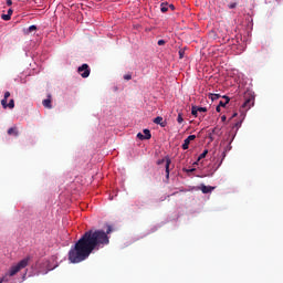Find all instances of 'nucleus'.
<instances>
[{
    "label": "nucleus",
    "instance_id": "1",
    "mask_svg": "<svg viewBox=\"0 0 283 283\" xmlns=\"http://www.w3.org/2000/svg\"><path fill=\"white\" fill-rule=\"evenodd\" d=\"M109 233H112V226L104 230H88L86 231L69 251V260L72 264H78L87 260L94 251H101L109 244Z\"/></svg>",
    "mask_w": 283,
    "mask_h": 283
},
{
    "label": "nucleus",
    "instance_id": "2",
    "mask_svg": "<svg viewBox=\"0 0 283 283\" xmlns=\"http://www.w3.org/2000/svg\"><path fill=\"white\" fill-rule=\"evenodd\" d=\"M30 262V256L22 259L18 264L13 265L9 270V275L13 277V275H17L21 269H25Z\"/></svg>",
    "mask_w": 283,
    "mask_h": 283
},
{
    "label": "nucleus",
    "instance_id": "3",
    "mask_svg": "<svg viewBox=\"0 0 283 283\" xmlns=\"http://www.w3.org/2000/svg\"><path fill=\"white\" fill-rule=\"evenodd\" d=\"M8 98H10V92H6L4 93V97L3 99H1V105L3 107V109H14V99H10L9 103H8Z\"/></svg>",
    "mask_w": 283,
    "mask_h": 283
},
{
    "label": "nucleus",
    "instance_id": "4",
    "mask_svg": "<svg viewBox=\"0 0 283 283\" xmlns=\"http://www.w3.org/2000/svg\"><path fill=\"white\" fill-rule=\"evenodd\" d=\"M78 74L82 76V78H87L91 74L90 65L87 64H82L77 69Z\"/></svg>",
    "mask_w": 283,
    "mask_h": 283
},
{
    "label": "nucleus",
    "instance_id": "5",
    "mask_svg": "<svg viewBox=\"0 0 283 283\" xmlns=\"http://www.w3.org/2000/svg\"><path fill=\"white\" fill-rule=\"evenodd\" d=\"M137 138L139 140H149L151 138V130L145 128L144 129V135H143V133H138Z\"/></svg>",
    "mask_w": 283,
    "mask_h": 283
},
{
    "label": "nucleus",
    "instance_id": "6",
    "mask_svg": "<svg viewBox=\"0 0 283 283\" xmlns=\"http://www.w3.org/2000/svg\"><path fill=\"white\" fill-rule=\"evenodd\" d=\"M254 102H255V97L253 96H250L249 98H247L242 105L243 109H251V107H253Z\"/></svg>",
    "mask_w": 283,
    "mask_h": 283
},
{
    "label": "nucleus",
    "instance_id": "7",
    "mask_svg": "<svg viewBox=\"0 0 283 283\" xmlns=\"http://www.w3.org/2000/svg\"><path fill=\"white\" fill-rule=\"evenodd\" d=\"M191 140H196V135H190L188 136L185 140H184V144H182V149L187 150L189 149V145L191 144Z\"/></svg>",
    "mask_w": 283,
    "mask_h": 283
},
{
    "label": "nucleus",
    "instance_id": "8",
    "mask_svg": "<svg viewBox=\"0 0 283 283\" xmlns=\"http://www.w3.org/2000/svg\"><path fill=\"white\" fill-rule=\"evenodd\" d=\"M43 107H46V109H52V95H48V98L42 101Z\"/></svg>",
    "mask_w": 283,
    "mask_h": 283
},
{
    "label": "nucleus",
    "instance_id": "9",
    "mask_svg": "<svg viewBox=\"0 0 283 283\" xmlns=\"http://www.w3.org/2000/svg\"><path fill=\"white\" fill-rule=\"evenodd\" d=\"M153 123H155V125H160V127H167V122L163 120V117L157 116Z\"/></svg>",
    "mask_w": 283,
    "mask_h": 283
},
{
    "label": "nucleus",
    "instance_id": "10",
    "mask_svg": "<svg viewBox=\"0 0 283 283\" xmlns=\"http://www.w3.org/2000/svg\"><path fill=\"white\" fill-rule=\"evenodd\" d=\"M216 189V187H211V186H206V185H201L200 190L202 191V193H211V191H213Z\"/></svg>",
    "mask_w": 283,
    "mask_h": 283
},
{
    "label": "nucleus",
    "instance_id": "11",
    "mask_svg": "<svg viewBox=\"0 0 283 283\" xmlns=\"http://www.w3.org/2000/svg\"><path fill=\"white\" fill-rule=\"evenodd\" d=\"M8 135L9 136H19V128L17 126H13L8 129Z\"/></svg>",
    "mask_w": 283,
    "mask_h": 283
},
{
    "label": "nucleus",
    "instance_id": "12",
    "mask_svg": "<svg viewBox=\"0 0 283 283\" xmlns=\"http://www.w3.org/2000/svg\"><path fill=\"white\" fill-rule=\"evenodd\" d=\"M223 98H226V102L220 101L219 107H227V105H229V102L231 101L227 95H224Z\"/></svg>",
    "mask_w": 283,
    "mask_h": 283
},
{
    "label": "nucleus",
    "instance_id": "13",
    "mask_svg": "<svg viewBox=\"0 0 283 283\" xmlns=\"http://www.w3.org/2000/svg\"><path fill=\"white\" fill-rule=\"evenodd\" d=\"M169 165H171V159L166 158V178L169 179Z\"/></svg>",
    "mask_w": 283,
    "mask_h": 283
},
{
    "label": "nucleus",
    "instance_id": "14",
    "mask_svg": "<svg viewBox=\"0 0 283 283\" xmlns=\"http://www.w3.org/2000/svg\"><path fill=\"white\" fill-rule=\"evenodd\" d=\"M168 10H169V3L163 2V3L160 4V11H161V12H168Z\"/></svg>",
    "mask_w": 283,
    "mask_h": 283
},
{
    "label": "nucleus",
    "instance_id": "15",
    "mask_svg": "<svg viewBox=\"0 0 283 283\" xmlns=\"http://www.w3.org/2000/svg\"><path fill=\"white\" fill-rule=\"evenodd\" d=\"M10 272L6 273L1 279H0V283L3 282H10Z\"/></svg>",
    "mask_w": 283,
    "mask_h": 283
},
{
    "label": "nucleus",
    "instance_id": "16",
    "mask_svg": "<svg viewBox=\"0 0 283 283\" xmlns=\"http://www.w3.org/2000/svg\"><path fill=\"white\" fill-rule=\"evenodd\" d=\"M31 32H36V25L32 24L28 28L27 34H31Z\"/></svg>",
    "mask_w": 283,
    "mask_h": 283
},
{
    "label": "nucleus",
    "instance_id": "17",
    "mask_svg": "<svg viewBox=\"0 0 283 283\" xmlns=\"http://www.w3.org/2000/svg\"><path fill=\"white\" fill-rule=\"evenodd\" d=\"M191 114H192V116H195V118H198V106L191 107Z\"/></svg>",
    "mask_w": 283,
    "mask_h": 283
},
{
    "label": "nucleus",
    "instance_id": "18",
    "mask_svg": "<svg viewBox=\"0 0 283 283\" xmlns=\"http://www.w3.org/2000/svg\"><path fill=\"white\" fill-rule=\"evenodd\" d=\"M209 98H211V101H218V98H220V94L210 93Z\"/></svg>",
    "mask_w": 283,
    "mask_h": 283
},
{
    "label": "nucleus",
    "instance_id": "19",
    "mask_svg": "<svg viewBox=\"0 0 283 283\" xmlns=\"http://www.w3.org/2000/svg\"><path fill=\"white\" fill-rule=\"evenodd\" d=\"M207 154H209V150L205 149L203 153L199 155L198 160H202V158H207Z\"/></svg>",
    "mask_w": 283,
    "mask_h": 283
},
{
    "label": "nucleus",
    "instance_id": "20",
    "mask_svg": "<svg viewBox=\"0 0 283 283\" xmlns=\"http://www.w3.org/2000/svg\"><path fill=\"white\" fill-rule=\"evenodd\" d=\"M1 19H2L3 21H10V19H12V17L7 13V14H2V15H1Z\"/></svg>",
    "mask_w": 283,
    "mask_h": 283
},
{
    "label": "nucleus",
    "instance_id": "21",
    "mask_svg": "<svg viewBox=\"0 0 283 283\" xmlns=\"http://www.w3.org/2000/svg\"><path fill=\"white\" fill-rule=\"evenodd\" d=\"M229 10H234V8H238V3L237 2H231L230 4H228Z\"/></svg>",
    "mask_w": 283,
    "mask_h": 283
},
{
    "label": "nucleus",
    "instance_id": "22",
    "mask_svg": "<svg viewBox=\"0 0 283 283\" xmlns=\"http://www.w3.org/2000/svg\"><path fill=\"white\" fill-rule=\"evenodd\" d=\"M185 118H182V115L181 113L178 114V117H177V123L181 124L184 123Z\"/></svg>",
    "mask_w": 283,
    "mask_h": 283
},
{
    "label": "nucleus",
    "instance_id": "23",
    "mask_svg": "<svg viewBox=\"0 0 283 283\" xmlns=\"http://www.w3.org/2000/svg\"><path fill=\"white\" fill-rule=\"evenodd\" d=\"M179 59H185V49L179 50Z\"/></svg>",
    "mask_w": 283,
    "mask_h": 283
},
{
    "label": "nucleus",
    "instance_id": "24",
    "mask_svg": "<svg viewBox=\"0 0 283 283\" xmlns=\"http://www.w3.org/2000/svg\"><path fill=\"white\" fill-rule=\"evenodd\" d=\"M197 112L205 113V112H207V107L197 106Z\"/></svg>",
    "mask_w": 283,
    "mask_h": 283
},
{
    "label": "nucleus",
    "instance_id": "25",
    "mask_svg": "<svg viewBox=\"0 0 283 283\" xmlns=\"http://www.w3.org/2000/svg\"><path fill=\"white\" fill-rule=\"evenodd\" d=\"M184 171L186 174H191V172L196 171V168H191V169L184 168Z\"/></svg>",
    "mask_w": 283,
    "mask_h": 283
},
{
    "label": "nucleus",
    "instance_id": "26",
    "mask_svg": "<svg viewBox=\"0 0 283 283\" xmlns=\"http://www.w3.org/2000/svg\"><path fill=\"white\" fill-rule=\"evenodd\" d=\"M125 81H132V74H126L124 75Z\"/></svg>",
    "mask_w": 283,
    "mask_h": 283
},
{
    "label": "nucleus",
    "instance_id": "27",
    "mask_svg": "<svg viewBox=\"0 0 283 283\" xmlns=\"http://www.w3.org/2000/svg\"><path fill=\"white\" fill-rule=\"evenodd\" d=\"M165 40H159L158 42H157V45H165Z\"/></svg>",
    "mask_w": 283,
    "mask_h": 283
},
{
    "label": "nucleus",
    "instance_id": "28",
    "mask_svg": "<svg viewBox=\"0 0 283 283\" xmlns=\"http://www.w3.org/2000/svg\"><path fill=\"white\" fill-rule=\"evenodd\" d=\"M221 120H222V123H224L227 120V115H222Z\"/></svg>",
    "mask_w": 283,
    "mask_h": 283
},
{
    "label": "nucleus",
    "instance_id": "29",
    "mask_svg": "<svg viewBox=\"0 0 283 283\" xmlns=\"http://www.w3.org/2000/svg\"><path fill=\"white\" fill-rule=\"evenodd\" d=\"M168 8H170L171 10H176V7L174 4H169Z\"/></svg>",
    "mask_w": 283,
    "mask_h": 283
},
{
    "label": "nucleus",
    "instance_id": "30",
    "mask_svg": "<svg viewBox=\"0 0 283 283\" xmlns=\"http://www.w3.org/2000/svg\"><path fill=\"white\" fill-rule=\"evenodd\" d=\"M7 14H9V17H12V9H9Z\"/></svg>",
    "mask_w": 283,
    "mask_h": 283
},
{
    "label": "nucleus",
    "instance_id": "31",
    "mask_svg": "<svg viewBox=\"0 0 283 283\" xmlns=\"http://www.w3.org/2000/svg\"><path fill=\"white\" fill-rule=\"evenodd\" d=\"M7 6H12V0H7Z\"/></svg>",
    "mask_w": 283,
    "mask_h": 283
},
{
    "label": "nucleus",
    "instance_id": "32",
    "mask_svg": "<svg viewBox=\"0 0 283 283\" xmlns=\"http://www.w3.org/2000/svg\"><path fill=\"white\" fill-rule=\"evenodd\" d=\"M220 107H221V106H219V105L216 107V111H217L218 113H220V111H221Z\"/></svg>",
    "mask_w": 283,
    "mask_h": 283
},
{
    "label": "nucleus",
    "instance_id": "33",
    "mask_svg": "<svg viewBox=\"0 0 283 283\" xmlns=\"http://www.w3.org/2000/svg\"><path fill=\"white\" fill-rule=\"evenodd\" d=\"M238 116V113H234L231 118H235Z\"/></svg>",
    "mask_w": 283,
    "mask_h": 283
},
{
    "label": "nucleus",
    "instance_id": "34",
    "mask_svg": "<svg viewBox=\"0 0 283 283\" xmlns=\"http://www.w3.org/2000/svg\"><path fill=\"white\" fill-rule=\"evenodd\" d=\"M161 163H165V159H163L161 161H159V165H160Z\"/></svg>",
    "mask_w": 283,
    "mask_h": 283
},
{
    "label": "nucleus",
    "instance_id": "35",
    "mask_svg": "<svg viewBox=\"0 0 283 283\" xmlns=\"http://www.w3.org/2000/svg\"><path fill=\"white\" fill-rule=\"evenodd\" d=\"M172 196H176V192H174Z\"/></svg>",
    "mask_w": 283,
    "mask_h": 283
}]
</instances>
